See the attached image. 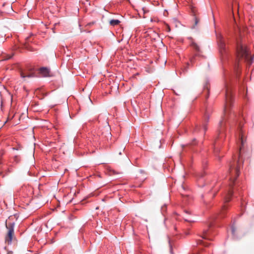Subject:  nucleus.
<instances>
[{
	"instance_id": "nucleus-1",
	"label": "nucleus",
	"mask_w": 254,
	"mask_h": 254,
	"mask_svg": "<svg viewBox=\"0 0 254 254\" xmlns=\"http://www.w3.org/2000/svg\"><path fill=\"white\" fill-rule=\"evenodd\" d=\"M239 141L240 146L239 150V160L236 162L233 161L230 164V168L229 170V176L230 182V189L228 193L225 195L224 200V205L222 206L220 212L217 214L216 219H221L224 218L226 215L227 209L228 205L227 203L231 200V197L234 193L233 186L234 184L235 181L240 174V163L239 161L241 158V153L242 150L244 148L245 144L246 142V139L245 138L244 134L243 132L242 129L240 131V138Z\"/></svg>"
},
{
	"instance_id": "nucleus-2",
	"label": "nucleus",
	"mask_w": 254,
	"mask_h": 254,
	"mask_svg": "<svg viewBox=\"0 0 254 254\" xmlns=\"http://www.w3.org/2000/svg\"><path fill=\"white\" fill-rule=\"evenodd\" d=\"M233 103V96L230 91L228 89L226 90L225 94V104L224 107V117L222 120L219 122L218 128V136L215 139L214 143V152L216 155L220 151V143L219 139H223L225 137V126L226 124L227 118L229 114L230 110Z\"/></svg>"
},
{
	"instance_id": "nucleus-3",
	"label": "nucleus",
	"mask_w": 254,
	"mask_h": 254,
	"mask_svg": "<svg viewBox=\"0 0 254 254\" xmlns=\"http://www.w3.org/2000/svg\"><path fill=\"white\" fill-rule=\"evenodd\" d=\"M212 109L210 107L206 108L204 114L202 118L201 123L199 126H197L194 129L195 131H198L202 128V134H204L207 129V125L209 121V118L212 113Z\"/></svg>"
},
{
	"instance_id": "nucleus-4",
	"label": "nucleus",
	"mask_w": 254,
	"mask_h": 254,
	"mask_svg": "<svg viewBox=\"0 0 254 254\" xmlns=\"http://www.w3.org/2000/svg\"><path fill=\"white\" fill-rule=\"evenodd\" d=\"M14 223H10L8 225H6V227L8 230L6 235L5 236V243L8 245H10L13 240L15 239L14 231Z\"/></svg>"
},
{
	"instance_id": "nucleus-5",
	"label": "nucleus",
	"mask_w": 254,
	"mask_h": 254,
	"mask_svg": "<svg viewBox=\"0 0 254 254\" xmlns=\"http://www.w3.org/2000/svg\"><path fill=\"white\" fill-rule=\"evenodd\" d=\"M236 51L237 57L240 59L243 58L247 59L248 57H250L247 47L242 43H237Z\"/></svg>"
},
{
	"instance_id": "nucleus-6",
	"label": "nucleus",
	"mask_w": 254,
	"mask_h": 254,
	"mask_svg": "<svg viewBox=\"0 0 254 254\" xmlns=\"http://www.w3.org/2000/svg\"><path fill=\"white\" fill-rule=\"evenodd\" d=\"M20 75L21 78L25 79L26 77H32L35 76V72L33 68L27 67L20 70Z\"/></svg>"
},
{
	"instance_id": "nucleus-7",
	"label": "nucleus",
	"mask_w": 254,
	"mask_h": 254,
	"mask_svg": "<svg viewBox=\"0 0 254 254\" xmlns=\"http://www.w3.org/2000/svg\"><path fill=\"white\" fill-rule=\"evenodd\" d=\"M217 41L219 47L220 52L222 54L226 50V45L223 36L221 34L217 35Z\"/></svg>"
},
{
	"instance_id": "nucleus-8",
	"label": "nucleus",
	"mask_w": 254,
	"mask_h": 254,
	"mask_svg": "<svg viewBox=\"0 0 254 254\" xmlns=\"http://www.w3.org/2000/svg\"><path fill=\"white\" fill-rule=\"evenodd\" d=\"M39 73L43 77L50 76V70L47 67H42L39 68Z\"/></svg>"
},
{
	"instance_id": "nucleus-9",
	"label": "nucleus",
	"mask_w": 254,
	"mask_h": 254,
	"mask_svg": "<svg viewBox=\"0 0 254 254\" xmlns=\"http://www.w3.org/2000/svg\"><path fill=\"white\" fill-rule=\"evenodd\" d=\"M196 10L195 9L194 7H192L191 8V12L192 13H193V19H194V25H193L192 26V28H195V27L196 26L197 24L198 23V22H199V18L198 17H197L196 15Z\"/></svg>"
},
{
	"instance_id": "nucleus-10",
	"label": "nucleus",
	"mask_w": 254,
	"mask_h": 254,
	"mask_svg": "<svg viewBox=\"0 0 254 254\" xmlns=\"http://www.w3.org/2000/svg\"><path fill=\"white\" fill-rule=\"evenodd\" d=\"M201 237L203 239L211 240V239L210 238V236H209V233L208 229L203 230V234H202Z\"/></svg>"
},
{
	"instance_id": "nucleus-11",
	"label": "nucleus",
	"mask_w": 254,
	"mask_h": 254,
	"mask_svg": "<svg viewBox=\"0 0 254 254\" xmlns=\"http://www.w3.org/2000/svg\"><path fill=\"white\" fill-rule=\"evenodd\" d=\"M190 46L197 53L200 52V49L199 46L196 43H195L194 41L191 42V43L190 44Z\"/></svg>"
},
{
	"instance_id": "nucleus-12",
	"label": "nucleus",
	"mask_w": 254,
	"mask_h": 254,
	"mask_svg": "<svg viewBox=\"0 0 254 254\" xmlns=\"http://www.w3.org/2000/svg\"><path fill=\"white\" fill-rule=\"evenodd\" d=\"M120 21L118 19H112L110 21V24L111 26H114L118 25L120 23Z\"/></svg>"
},
{
	"instance_id": "nucleus-13",
	"label": "nucleus",
	"mask_w": 254,
	"mask_h": 254,
	"mask_svg": "<svg viewBox=\"0 0 254 254\" xmlns=\"http://www.w3.org/2000/svg\"><path fill=\"white\" fill-rule=\"evenodd\" d=\"M228 2L230 4L232 9H233L234 5H238L237 2L235 0H228Z\"/></svg>"
},
{
	"instance_id": "nucleus-14",
	"label": "nucleus",
	"mask_w": 254,
	"mask_h": 254,
	"mask_svg": "<svg viewBox=\"0 0 254 254\" xmlns=\"http://www.w3.org/2000/svg\"><path fill=\"white\" fill-rule=\"evenodd\" d=\"M197 245H202L205 247H208V244L207 243H205L202 240H198L197 241Z\"/></svg>"
},
{
	"instance_id": "nucleus-15",
	"label": "nucleus",
	"mask_w": 254,
	"mask_h": 254,
	"mask_svg": "<svg viewBox=\"0 0 254 254\" xmlns=\"http://www.w3.org/2000/svg\"><path fill=\"white\" fill-rule=\"evenodd\" d=\"M185 190H186V188H185V186H183V185H182V186H181V189H180V192H181V193H182V195H186V196H187V195H188V194H183V193H182V192H182V190L185 191Z\"/></svg>"
},
{
	"instance_id": "nucleus-16",
	"label": "nucleus",
	"mask_w": 254,
	"mask_h": 254,
	"mask_svg": "<svg viewBox=\"0 0 254 254\" xmlns=\"http://www.w3.org/2000/svg\"><path fill=\"white\" fill-rule=\"evenodd\" d=\"M165 26H166V28H165L166 31L168 32H170L171 28H170V26L168 24H166Z\"/></svg>"
},
{
	"instance_id": "nucleus-17",
	"label": "nucleus",
	"mask_w": 254,
	"mask_h": 254,
	"mask_svg": "<svg viewBox=\"0 0 254 254\" xmlns=\"http://www.w3.org/2000/svg\"><path fill=\"white\" fill-rule=\"evenodd\" d=\"M196 142L195 139H194L192 140V142L191 143V144L192 145H195V144H196V142Z\"/></svg>"
},
{
	"instance_id": "nucleus-18",
	"label": "nucleus",
	"mask_w": 254,
	"mask_h": 254,
	"mask_svg": "<svg viewBox=\"0 0 254 254\" xmlns=\"http://www.w3.org/2000/svg\"><path fill=\"white\" fill-rule=\"evenodd\" d=\"M12 57V56L8 55L5 60H9Z\"/></svg>"
},
{
	"instance_id": "nucleus-19",
	"label": "nucleus",
	"mask_w": 254,
	"mask_h": 254,
	"mask_svg": "<svg viewBox=\"0 0 254 254\" xmlns=\"http://www.w3.org/2000/svg\"><path fill=\"white\" fill-rule=\"evenodd\" d=\"M7 254H13V252L12 251H8L7 252Z\"/></svg>"
},
{
	"instance_id": "nucleus-20",
	"label": "nucleus",
	"mask_w": 254,
	"mask_h": 254,
	"mask_svg": "<svg viewBox=\"0 0 254 254\" xmlns=\"http://www.w3.org/2000/svg\"><path fill=\"white\" fill-rule=\"evenodd\" d=\"M185 221H188V222H192L193 221L190 220H188V219H185Z\"/></svg>"
},
{
	"instance_id": "nucleus-21",
	"label": "nucleus",
	"mask_w": 254,
	"mask_h": 254,
	"mask_svg": "<svg viewBox=\"0 0 254 254\" xmlns=\"http://www.w3.org/2000/svg\"><path fill=\"white\" fill-rule=\"evenodd\" d=\"M170 252L172 254V247H170Z\"/></svg>"
},
{
	"instance_id": "nucleus-22",
	"label": "nucleus",
	"mask_w": 254,
	"mask_h": 254,
	"mask_svg": "<svg viewBox=\"0 0 254 254\" xmlns=\"http://www.w3.org/2000/svg\"><path fill=\"white\" fill-rule=\"evenodd\" d=\"M174 229H175V230H177V227H176V226H175L174 227Z\"/></svg>"
},
{
	"instance_id": "nucleus-23",
	"label": "nucleus",
	"mask_w": 254,
	"mask_h": 254,
	"mask_svg": "<svg viewBox=\"0 0 254 254\" xmlns=\"http://www.w3.org/2000/svg\"><path fill=\"white\" fill-rule=\"evenodd\" d=\"M187 65H188V66L189 65V63L187 64Z\"/></svg>"
}]
</instances>
